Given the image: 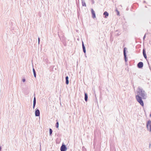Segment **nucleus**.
I'll return each instance as SVG.
<instances>
[{"instance_id":"1","label":"nucleus","mask_w":151,"mask_h":151,"mask_svg":"<svg viewBox=\"0 0 151 151\" xmlns=\"http://www.w3.org/2000/svg\"><path fill=\"white\" fill-rule=\"evenodd\" d=\"M138 93H139L137 95L139 96H141L143 99H146L147 96L146 94L144 91H143L142 88L139 87L138 88Z\"/></svg>"},{"instance_id":"2","label":"nucleus","mask_w":151,"mask_h":151,"mask_svg":"<svg viewBox=\"0 0 151 151\" xmlns=\"http://www.w3.org/2000/svg\"><path fill=\"white\" fill-rule=\"evenodd\" d=\"M136 98L137 102H138L142 106H143L144 104L142 100V98L139 96V95H136Z\"/></svg>"},{"instance_id":"3","label":"nucleus","mask_w":151,"mask_h":151,"mask_svg":"<svg viewBox=\"0 0 151 151\" xmlns=\"http://www.w3.org/2000/svg\"><path fill=\"white\" fill-rule=\"evenodd\" d=\"M147 127L150 132H151V121L149 120L147 124Z\"/></svg>"},{"instance_id":"4","label":"nucleus","mask_w":151,"mask_h":151,"mask_svg":"<svg viewBox=\"0 0 151 151\" xmlns=\"http://www.w3.org/2000/svg\"><path fill=\"white\" fill-rule=\"evenodd\" d=\"M143 65V63L142 62H139L137 64V67L139 68H142Z\"/></svg>"},{"instance_id":"5","label":"nucleus","mask_w":151,"mask_h":151,"mask_svg":"<svg viewBox=\"0 0 151 151\" xmlns=\"http://www.w3.org/2000/svg\"><path fill=\"white\" fill-rule=\"evenodd\" d=\"M91 12L92 14V17L93 18H94L96 17V15L94 11L92 9H91Z\"/></svg>"},{"instance_id":"6","label":"nucleus","mask_w":151,"mask_h":151,"mask_svg":"<svg viewBox=\"0 0 151 151\" xmlns=\"http://www.w3.org/2000/svg\"><path fill=\"white\" fill-rule=\"evenodd\" d=\"M40 113L39 110L37 109L36 110L35 112V115L36 116H40Z\"/></svg>"},{"instance_id":"7","label":"nucleus","mask_w":151,"mask_h":151,"mask_svg":"<svg viewBox=\"0 0 151 151\" xmlns=\"http://www.w3.org/2000/svg\"><path fill=\"white\" fill-rule=\"evenodd\" d=\"M60 150L61 151H65V146L62 145L61 147Z\"/></svg>"},{"instance_id":"8","label":"nucleus","mask_w":151,"mask_h":151,"mask_svg":"<svg viewBox=\"0 0 151 151\" xmlns=\"http://www.w3.org/2000/svg\"><path fill=\"white\" fill-rule=\"evenodd\" d=\"M84 94H85V100L86 102H87L88 100V94H87L86 93H84Z\"/></svg>"},{"instance_id":"9","label":"nucleus","mask_w":151,"mask_h":151,"mask_svg":"<svg viewBox=\"0 0 151 151\" xmlns=\"http://www.w3.org/2000/svg\"><path fill=\"white\" fill-rule=\"evenodd\" d=\"M82 44L83 51L84 53H85L86 52V48L83 42H82Z\"/></svg>"},{"instance_id":"10","label":"nucleus","mask_w":151,"mask_h":151,"mask_svg":"<svg viewBox=\"0 0 151 151\" xmlns=\"http://www.w3.org/2000/svg\"><path fill=\"white\" fill-rule=\"evenodd\" d=\"M143 55H144V58L145 59H147V56H146V54L145 53V50L144 49H143Z\"/></svg>"},{"instance_id":"11","label":"nucleus","mask_w":151,"mask_h":151,"mask_svg":"<svg viewBox=\"0 0 151 151\" xmlns=\"http://www.w3.org/2000/svg\"><path fill=\"white\" fill-rule=\"evenodd\" d=\"M104 15L105 16V17L107 18V17L109 16V13L107 12H105L104 13Z\"/></svg>"},{"instance_id":"12","label":"nucleus","mask_w":151,"mask_h":151,"mask_svg":"<svg viewBox=\"0 0 151 151\" xmlns=\"http://www.w3.org/2000/svg\"><path fill=\"white\" fill-rule=\"evenodd\" d=\"M36 104V99L34 97L33 101V108H34Z\"/></svg>"},{"instance_id":"13","label":"nucleus","mask_w":151,"mask_h":151,"mask_svg":"<svg viewBox=\"0 0 151 151\" xmlns=\"http://www.w3.org/2000/svg\"><path fill=\"white\" fill-rule=\"evenodd\" d=\"M126 50H127V48L126 47L124 48V49L123 52H124V55H125H125H126Z\"/></svg>"},{"instance_id":"14","label":"nucleus","mask_w":151,"mask_h":151,"mask_svg":"<svg viewBox=\"0 0 151 151\" xmlns=\"http://www.w3.org/2000/svg\"><path fill=\"white\" fill-rule=\"evenodd\" d=\"M33 71L34 76L35 77H36V73H35V71L34 68L33 69Z\"/></svg>"},{"instance_id":"15","label":"nucleus","mask_w":151,"mask_h":151,"mask_svg":"<svg viewBox=\"0 0 151 151\" xmlns=\"http://www.w3.org/2000/svg\"><path fill=\"white\" fill-rule=\"evenodd\" d=\"M82 6H86V3L85 2L82 1Z\"/></svg>"},{"instance_id":"16","label":"nucleus","mask_w":151,"mask_h":151,"mask_svg":"<svg viewBox=\"0 0 151 151\" xmlns=\"http://www.w3.org/2000/svg\"><path fill=\"white\" fill-rule=\"evenodd\" d=\"M124 58L125 59V61L126 62L127 61V59L126 55H125V56L124 55Z\"/></svg>"},{"instance_id":"17","label":"nucleus","mask_w":151,"mask_h":151,"mask_svg":"<svg viewBox=\"0 0 151 151\" xmlns=\"http://www.w3.org/2000/svg\"><path fill=\"white\" fill-rule=\"evenodd\" d=\"M49 132L50 135H51L52 133V130L51 129H49Z\"/></svg>"},{"instance_id":"18","label":"nucleus","mask_w":151,"mask_h":151,"mask_svg":"<svg viewBox=\"0 0 151 151\" xmlns=\"http://www.w3.org/2000/svg\"><path fill=\"white\" fill-rule=\"evenodd\" d=\"M68 76H67V85L69 83V81H68Z\"/></svg>"},{"instance_id":"19","label":"nucleus","mask_w":151,"mask_h":151,"mask_svg":"<svg viewBox=\"0 0 151 151\" xmlns=\"http://www.w3.org/2000/svg\"><path fill=\"white\" fill-rule=\"evenodd\" d=\"M58 125H59L58 122H57L56 123V127L57 128H58Z\"/></svg>"},{"instance_id":"20","label":"nucleus","mask_w":151,"mask_h":151,"mask_svg":"<svg viewBox=\"0 0 151 151\" xmlns=\"http://www.w3.org/2000/svg\"><path fill=\"white\" fill-rule=\"evenodd\" d=\"M115 11L117 12V15H119V12L117 10V9H116L115 10Z\"/></svg>"},{"instance_id":"21","label":"nucleus","mask_w":151,"mask_h":151,"mask_svg":"<svg viewBox=\"0 0 151 151\" xmlns=\"http://www.w3.org/2000/svg\"><path fill=\"white\" fill-rule=\"evenodd\" d=\"M145 36H146V34L145 35L144 37H143V39L144 40L145 37Z\"/></svg>"},{"instance_id":"22","label":"nucleus","mask_w":151,"mask_h":151,"mask_svg":"<svg viewBox=\"0 0 151 151\" xmlns=\"http://www.w3.org/2000/svg\"><path fill=\"white\" fill-rule=\"evenodd\" d=\"M22 81H23V82H24L25 81V79H23Z\"/></svg>"},{"instance_id":"23","label":"nucleus","mask_w":151,"mask_h":151,"mask_svg":"<svg viewBox=\"0 0 151 151\" xmlns=\"http://www.w3.org/2000/svg\"><path fill=\"white\" fill-rule=\"evenodd\" d=\"M38 41H39H39H40V38H38Z\"/></svg>"},{"instance_id":"24","label":"nucleus","mask_w":151,"mask_h":151,"mask_svg":"<svg viewBox=\"0 0 151 151\" xmlns=\"http://www.w3.org/2000/svg\"><path fill=\"white\" fill-rule=\"evenodd\" d=\"M83 148H84V147H83V151H85V150H84Z\"/></svg>"}]
</instances>
